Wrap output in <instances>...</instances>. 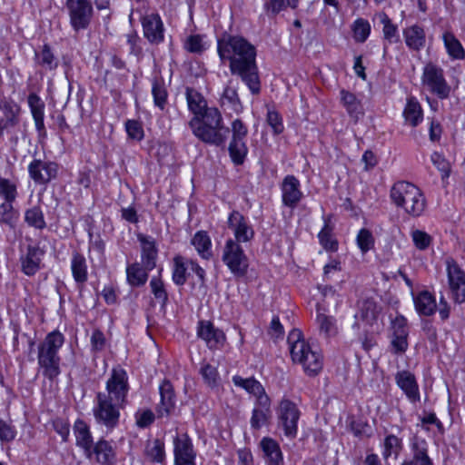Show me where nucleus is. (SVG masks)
<instances>
[{
    "label": "nucleus",
    "mask_w": 465,
    "mask_h": 465,
    "mask_svg": "<svg viewBox=\"0 0 465 465\" xmlns=\"http://www.w3.org/2000/svg\"><path fill=\"white\" fill-rule=\"evenodd\" d=\"M35 62L45 71L55 70L58 66V59L47 44L44 45L40 50L35 51Z\"/></svg>",
    "instance_id": "obj_31"
},
{
    "label": "nucleus",
    "mask_w": 465,
    "mask_h": 465,
    "mask_svg": "<svg viewBox=\"0 0 465 465\" xmlns=\"http://www.w3.org/2000/svg\"><path fill=\"white\" fill-rule=\"evenodd\" d=\"M71 271L77 284H84L88 279L87 264L84 256L74 252L71 259Z\"/></svg>",
    "instance_id": "obj_33"
},
{
    "label": "nucleus",
    "mask_w": 465,
    "mask_h": 465,
    "mask_svg": "<svg viewBox=\"0 0 465 465\" xmlns=\"http://www.w3.org/2000/svg\"><path fill=\"white\" fill-rule=\"evenodd\" d=\"M0 196L6 203H14L17 197L15 183L7 178L0 177Z\"/></svg>",
    "instance_id": "obj_53"
},
{
    "label": "nucleus",
    "mask_w": 465,
    "mask_h": 465,
    "mask_svg": "<svg viewBox=\"0 0 465 465\" xmlns=\"http://www.w3.org/2000/svg\"><path fill=\"white\" fill-rule=\"evenodd\" d=\"M356 241L358 247L363 253L370 251L374 245V238L372 233L365 228L360 230Z\"/></svg>",
    "instance_id": "obj_54"
},
{
    "label": "nucleus",
    "mask_w": 465,
    "mask_h": 465,
    "mask_svg": "<svg viewBox=\"0 0 465 465\" xmlns=\"http://www.w3.org/2000/svg\"><path fill=\"white\" fill-rule=\"evenodd\" d=\"M411 445L413 458L411 460L403 462L402 465H433L427 454V442L424 438H412Z\"/></svg>",
    "instance_id": "obj_27"
},
{
    "label": "nucleus",
    "mask_w": 465,
    "mask_h": 465,
    "mask_svg": "<svg viewBox=\"0 0 465 465\" xmlns=\"http://www.w3.org/2000/svg\"><path fill=\"white\" fill-rule=\"evenodd\" d=\"M420 428L432 434L444 433L443 426L434 413H430L421 420Z\"/></svg>",
    "instance_id": "obj_52"
},
{
    "label": "nucleus",
    "mask_w": 465,
    "mask_h": 465,
    "mask_svg": "<svg viewBox=\"0 0 465 465\" xmlns=\"http://www.w3.org/2000/svg\"><path fill=\"white\" fill-rule=\"evenodd\" d=\"M191 242L203 259L210 260L212 258V241L205 231L197 232L192 238Z\"/></svg>",
    "instance_id": "obj_35"
},
{
    "label": "nucleus",
    "mask_w": 465,
    "mask_h": 465,
    "mask_svg": "<svg viewBox=\"0 0 465 465\" xmlns=\"http://www.w3.org/2000/svg\"><path fill=\"white\" fill-rule=\"evenodd\" d=\"M411 238L414 242V245L419 250L427 249L431 242V237L427 232L420 231V230L412 231Z\"/></svg>",
    "instance_id": "obj_58"
},
{
    "label": "nucleus",
    "mask_w": 465,
    "mask_h": 465,
    "mask_svg": "<svg viewBox=\"0 0 465 465\" xmlns=\"http://www.w3.org/2000/svg\"><path fill=\"white\" fill-rule=\"evenodd\" d=\"M300 411L296 404L290 400H282L279 406V424L283 428L286 436L297 433V423L300 419Z\"/></svg>",
    "instance_id": "obj_16"
},
{
    "label": "nucleus",
    "mask_w": 465,
    "mask_h": 465,
    "mask_svg": "<svg viewBox=\"0 0 465 465\" xmlns=\"http://www.w3.org/2000/svg\"><path fill=\"white\" fill-rule=\"evenodd\" d=\"M136 424L140 428H145L153 422L155 414L151 410L137 411L135 414Z\"/></svg>",
    "instance_id": "obj_61"
},
{
    "label": "nucleus",
    "mask_w": 465,
    "mask_h": 465,
    "mask_svg": "<svg viewBox=\"0 0 465 465\" xmlns=\"http://www.w3.org/2000/svg\"><path fill=\"white\" fill-rule=\"evenodd\" d=\"M232 382L235 386L244 389L253 396L257 393L262 392V385L254 378H242L235 375L232 377Z\"/></svg>",
    "instance_id": "obj_48"
},
{
    "label": "nucleus",
    "mask_w": 465,
    "mask_h": 465,
    "mask_svg": "<svg viewBox=\"0 0 465 465\" xmlns=\"http://www.w3.org/2000/svg\"><path fill=\"white\" fill-rule=\"evenodd\" d=\"M267 123L272 128L274 134H279L283 131L282 121L277 112L268 111Z\"/></svg>",
    "instance_id": "obj_62"
},
{
    "label": "nucleus",
    "mask_w": 465,
    "mask_h": 465,
    "mask_svg": "<svg viewBox=\"0 0 465 465\" xmlns=\"http://www.w3.org/2000/svg\"><path fill=\"white\" fill-rule=\"evenodd\" d=\"M186 99L189 110L194 114L193 117H199L207 108V103L203 95L193 88L186 89Z\"/></svg>",
    "instance_id": "obj_38"
},
{
    "label": "nucleus",
    "mask_w": 465,
    "mask_h": 465,
    "mask_svg": "<svg viewBox=\"0 0 465 465\" xmlns=\"http://www.w3.org/2000/svg\"><path fill=\"white\" fill-rule=\"evenodd\" d=\"M18 212L15 210L13 203L4 202L0 204V223L15 229L18 220Z\"/></svg>",
    "instance_id": "obj_45"
},
{
    "label": "nucleus",
    "mask_w": 465,
    "mask_h": 465,
    "mask_svg": "<svg viewBox=\"0 0 465 465\" xmlns=\"http://www.w3.org/2000/svg\"><path fill=\"white\" fill-rule=\"evenodd\" d=\"M231 132L232 138L228 146L229 154L235 165H241L244 163L248 153L245 142L248 127L241 119L237 118L232 122Z\"/></svg>",
    "instance_id": "obj_6"
},
{
    "label": "nucleus",
    "mask_w": 465,
    "mask_h": 465,
    "mask_svg": "<svg viewBox=\"0 0 465 465\" xmlns=\"http://www.w3.org/2000/svg\"><path fill=\"white\" fill-rule=\"evenodd\" d=\"M371 24L363 18L356 19L351 26L353 38L358 43H364L371 34Z\"/></svg>",
    "instance_id": "obj_47"
},
{
    "label": "nucleus",
    "mask_w": 465,
    "mask_h": 465,
    "mask_svg": "<svg viewBox=\"0 0 465 465\" xmlns=\"http://www.w3.org/2000/svg\"><path fill=\"white\" fill-rule=\"evenodd\" d=\"M144 454L152 462H163L165 459L163 440L161 438L149 439L145 444Z\"/></svg>",
    "instance_id": "obj_34"
},
{
    "label": "nucleus",
    "mask_w": 465,
    "mask_h": 465,
    "mask_svg": "<svg viewBox=\"0 0 465 465\" xmlns=\"http://www.w3.org/2000/svg\"><path fill=\"white\" fill-rule=\"evenodd\" d=\"M197 335L203 340L211 350H217L223 346L226 337L224 332L214 327L210 321H200L197 327Z\"/></svg>",
    "instance_id": "obj_18"
},
{
    "label": "nucleus",
    "mask_w": 465,
    "mask_h": 465,
    "mask_svg": "<svg viewBox=\"0 0 465 465\" xmlns=\"http://www.w3.org/2000/svg\"><path fill=\"white\" fill-rule=\"evenodd\" d=\"M300 182L293 175H287L282 183V197L285 206L294 208L302 198Z\"/></svg>",
    "instance_id": "obj_21"
},
{
    "label": "nucleus",
    "mask_w": 465,
    "mask_h": 465,
    "mask_svg": "<svg viewBox=\"0 0 465 465\" xmlns=\"http://www.w3.org/2000/svg\"><path fill=\"white\" fill-rule=\"evenodd\" d=\"M148 271L137 262L128 265L126 268L128 283L133 287L143 286L147 282Z\"/></svg>",
    "instance_id": "obj_36"
},
{
    "label": "nucleus",
    "mask_w": 465,
    "mask_h": 465,
    "mask_svg": "<svg viewBox=\"0 0 465 465\" xmlns=\"http://www.w3.org/2000/svg\"><path fill=\"white\" fill-rule=\"evenodd\" d=\"M316 322L320 333L325 338L334 336L338 331L335 318L320 312L319 308L317 309Z\"/></svg>",
    "instance_id": "obj_39"
},
{
    "label": "nucleus",
    "mask_w": 465,
    "mask_h": 465,
    "mask_svg": "<svg viewBox=\"0 0 465 465\" xmlns=\"http://www.w3.org/2000/svg\"><path fill=\"white\" fill-rule=\"evenodd\" d=\"M269 412L264 410H259L255 408L252 411V415L251 418V426L254 430L260 429L262 426L265 425L267 421Z\"/></svg>",
    "instance_id": "obj_59"
},
{
    "label": "nucleus",
    "mask_w": 465,
    "mask_h": 465,
    "mask_svg": "<svg viewBox=\"0 0 465 465\" xmlns=\"http://www.w3.org/2000/svg\"><path fill=\"white\" fill-rule=\"evenodd\" d=\"M139 12V19L142 23L144 37L153 45H159L164 39V27L160 15L156 13L143 14Z\"/></svg>",
    "instance_id": "obj_14"
},
{
    "label": "nucleus",
    "mask_w": 465,
    "mask_h": 465,
    "mask_svg": "<svg viewBox=\"0 0 465 465\" xmlns=\"http://www.w3.org/2000/svg\"><path fill=\"white\" fill-rule=\"evenodd\" d=\"M184 48L193 54H202L205 50L203 37L200 35H190L184 43Z\"/></svg>",
    "instance_id": "obj_56"
},
{
    "label": "nucleus",
    "mask_w": 465,
    "mask_h": 465,
    "mask_svg": "<svg viewBox=\"0 0 465 465\" xmlns=\"http://www.w3.org/2000/svg\"><path fill=\"white\" fill-rule=\"evenodd\" d=\"M125 131L130 139L141 141L143 139L144 132L143 124L136 120H127L125 122Z\"/></svg>",
    "instance_id": "obj_55"
},
{
    "label": "nucleus",
    "mask_w": 465,
    "mask_h": 465,
    "mask_svg": "<svg viewBox=\"0 0 465 465\" xmlns=\"http://www.w3.org/2000/svg\"><path fill=\"white\" fill-rule=\"evenodd\" d=\"M199 117H193L189 125L193 134L202 142L215 146H224L230 129L224 125L199 126Z\"/></svg>",
    "instance_id": "obj_10"
},
{
    "label": "nucleus",
    "mask_w": 465,
    "mask_h": 465,
    "mask_svg": "<svg viewBox=\"0 0 465 465\" xmlns=\"http://www.w3.org/2000/svg\"><path fill=\"white\" fill-rule=\"evenodd\" d=\"M204 381L210 387H215L218 381V371L215 367L209 363L204 364L200 371Z\"/></svg>",
    "instance_id": "obj_57"
},
{
    "label": "nucleus",
    "mask_w": 465,
    "mask_h": 465,
    "mask_svg": "<svg viewBox=\"0 0 465 465\" xmlns=\"http://www.w3.org/2000/svg\"><path fill=\"white\" fill-rule=\"evenodd\" d=\"M199 126L224 125L221 112L216 107H207L199 116Z\"/></svg>",
    "instance_id": "obj_44"
},
{
    "label": "nucleus",
    "mask_w": 465,
    "mask_h": 465,
    "mask_svg": "<svg viewBox=\"0 0 465 465\" xmlns=\"http://www.w3.org/2000/svg\"><path fill=\"white\" fill-rule=\"evenodd\" d=\"M150 287L154 298L161 303L163 308L168 302V293L164 283L160 277H153L150 281Z\"/></svg>",
    "instance_id": "obj_50"
},
{
    "label": "nucleus",
    "mask_w": 465,
    "mask_h": 465,
    "mask_svg": "<svg viewBox=\"0 0 465 465\" xmlns=\"http://www.w3.org/2000/svg\"><path fill=\"white\" fill-rule=\"evenodd\" d=\"M261 446L265 457L269 460L270 465H279L282 462V451L275 440L272 438H263Z\"/></svg>",
    "instance_id": "obj_37"
},
{
    "label": "nucleus",
    "mask_w": 465,
    "mask_h": 465,
    "mask_svg": "<svg viewBox=\"0 0 465 465\" xmlns=\"http://www.w3.org/2000/svg\"><path fill=\"white\" fill-rule=\"evenodd\" d=\"M395 381L410 401H420L419 385L413 373L409 371H398L395 375Z\"/></svg>",
    "instance_id": "obj_22"
},
{
    "label": "nucleus",
    "mask_w": 465,
    "mask_h": 465,
    "mask_svg": "<svg viewBox=\"0 0 465 465\" xmlns=\"http://www.w3.org/2000/svg\"><path fill=\"white\" fill-rule=\"evenodd\" d=\"M401 445L400 438H385L384 440V452L383 455L385 458H388L392 453L398 454V450Z\"/></svg>",
    "instance_id": "obj_64"
},
{
    "label": "nucleus",
    "mask_w": 465,
    "mask_h": 465,
    "mask_svg": "<svg viewBox=\"0 0 465 465\" xmlns=\"http://www.w3.org/2000/svg\"><path fill=\"white\" fill-rule=\"evenodd\" d=\"M42 255L43 252L38 246L28 245L26 252L20 258L22 272L28 276L35 275L40 269Z\"/></svg>",
    "instance_id": "obj_26"
},
{
    "label": "nucleus",
    "mask_w": 465,
    "mask_h": 465,
    "mask_svg": "<svg viewBox=\"0 0 465 465\" xmlns=\"http://www.w3.org/2000/svg\"><path fill=\"white\" fill-rule=\"evenodd\" d=\"M332 229L329 225V220L324 219V226L318 234L319 241L326 251L335 252L338 249V242L331 237Z\"/></svg>",
    "instance_id": "obj_49"
},
{
    "label": "nucleus",
    "mask_w": 465,
    "mask_h": 465,
    "mask_svg": "<svg viewBox=\"0 0 465 465\" xmlns=\"http://www.w3.org/2000/svg\"><path fill=\"white\" fill-rule=\"evenodd\" d=\"M391 202L408 214L419 217L426 207V199L419 187L406 181L395 183L390 192Z\"/></svg>",
    "instance_id": "obj_4"
},
{
    "label": "nucleus",
    "mask_w": 465,
    "mask_h": 465,
    "mask_svg": "<svg viewBox=\"0 0 465 465\" xmlns=\"http://www.w3.org/2000/svg\"><path fill=\"white\" fill-rule=\"evenodd\" d=\"M220 106L224 112L239 114L243 110V105L238 94L237 87L233 85V81L229 80L223 88L219 99Z\"/></svg>",
    "instance_id": "obj_20"
},
{
    "label": "nucleus",
    "mask_w": 465,
    "mask_h": 465,
    "mask_svg": "<svg viewBox=\"0 0 465 465\" xmlns=\"http://www.w3.org/2000/svg\"><path fill=\"white\" fill-rule=\"evenodd\" d=\"M379 18L382 27V35L384 40L383 52L387 53V44H396L401 41L398 25L393 24L391 19L384 12L379 14Z\"/></svg>",
    "instance_id": "obj_29"
},
{
    "label": "nucleus",
    "mask_w": 465,
    "mask_h": 465,
    "mask_svg": "<svg viewBox=\"0 0 465 465\" xmlns=\"http://www.w3.org/2000/svg\"><path fill=\"white\" fill-rule=\"evenodd\" d=\"M152 94L153 97V103L156 107L163 110L168 98V93L165 88L163 81L154 79L152 85Z\"/></svg>",
    "instance_id": "obj_46"
},
{
    "label": "nucleus",
    "mask_w": 465,
    "mask_h": 465,
    "mask_svg": "<svg viewBox=\"0 0 465 465\" xmlns=\"http://www.w3.org/2000/svg\"><path fill=\"white\" fill-rule=\"evenodd\" d=\"M402 35L411 51L419 52L425 47L426 33L421 25L415 24L403 28Z\"/></svg>",
    "instance_id": "obj_25"
},
{
    "label": "nucleus",
    "mask_w": 465,
    "mask_h": 465,
    "mask_svg": "<svg viewBox=\"0 0 465 465\" xmlns=\"http://www.w3.org/2000/svg\"><path fill=\"white\" fill-rule=\"evenodd\" d=\"M228 226L233 231L235 242H247L254 236V231L250 226L242 213L237 211L231 213L228 218Z\"/></svg>",
    "instance_id": "obj_19"
},
{
    "label": "nucleus",
    "mask_w": 465,
    "mask_h": 465,
    "mask_svg": "<svg viewBox=\"0 0 465 465\" xmlns=\"http://www.w3.org/2000/svg\"><path fill=\"white\" fill-rule=\"evenodd\" d=\"M28 106L30 108L35 129L39 136H45L46 134L45 126V102L35 93H31L27 97Z\"/></svg>",
    "instance_id": "obj_24"
},
{
    "label": "nucleus",
    "mask_w": 465,
    "mask_h": 465,
    "mask_svg": "<svg viewBox=\"0 0 465 465\" xmlns=\"http://www.w3.org/2000/svg\"><path fill=\"white\" fill-rule=\"evenodd\" d=\"M93 438H77L76 444L84 450L87 458L91 459L94 455L95 460L102 465L114 464V451L110 443L104 439H100L94 443Z\"/></svg>",
    "instance_id": "obj_8"
},
{
    "label": "nucleus",
    "mask_w": 465,
    "mask_h": 465,
    "mask_svg": "<svg viewBox=\"0 0 465 465\" xmlns=\"http://www.w3.org/2000/svg\"><path fill=\"white\" fill-rule=\"evenodd\" d=\"M403 117L405 122L412 127L419 125L423 119V111L418 100L411 96L407 99L405 108L403 110Z\"/></svg>",
    "instance_id": "obj_32"
},
{
    "label": "nucleus",
    "mask_w": 465,
    "mask_h": 465,
    "mask_svg": "<svg viewBox=\"0 0 465 465\" xmlns=\"http://www.w3.org/2000/svg\"><path fill=\"white\" fill-rule=\"evenodd\" d=\"M447 274L452 299L457 303L465 302V272L451 258L447 259Z\"/></svg>",
    "instance_id": "obj_13"
},
{
    "label": "nucleus",
    "mask_w": 465,
    "mask_h": 465,
    "mask_svg": "<svg viewBox=\"0 0 465 465\" xmlns=\"http://www.w3.org/2000/svg\"><path fill=\"white\" fill-rule=\"evenodd\" d=\"M142 245V262L146 270H153L156 265L157 248L153 239L148 236L138 237Z\"/></svg>",
    "instance_id": "obj_28"
},
{
    "label": "nucleus",
    "mask_w": 465,
    "mask_h": 465,
    "mask_svg": "<svg viewBox=\"0 0 465 465\" xmlns=\"http://www.w3.org/2000/svg\"><path fill=\"white\" fill-rule=\"evenodd\" d=\"M160 401L155 407L158 418L169 417L176 408V394L172 382L164 379L159 385Z\"/></svg>",
    "instance_id": "obj_17"
},
{
    "label": "nucleus",
    "mask_w": 465,
    "mask_h": 465,
    "mask_svg": "<svg viewBox=\"0 0 465 465\" xmlns=\"http://www.w3.org/2000/svg\"><path fill=\"white\" fill-rule=\"evenodd\" d=\"M217 52L222 62H229L231 74L238 76L252 94H259L261 81L255 46L241 35L225 33L217 41Z\"/></svg>",
    "instance_id": "obj_1"
},
{
    "label": "nucleus",
    "mask_w": 465,
    "mask_h": 465,
    "mask_svg": "<svg viewBox=\"0 0 465 465\" xmlns=\"http://www.w3.org/2000/svg\"><path fill=\"white\" fill-rule=\"evenodd\" d=\"M415 309L419 314L430 316L435 313L437 303L435 297L428 291H422L414 297Z\"/></svg>",
    "instance_id": "obj_30"
},
{
    "label": "nucleus",
    "mask_w": 465,
    "mask_h": 465,
    "mask_svg": "<svg viewBox=\"0 0 465 465\" xmlns=\"http://www.w3.org/2000/svg\"><path fill=\"white\" fill-rule=\"evenodd\" d=\"M174 460L195 459V451L190 438H174Z\"/></svg>",
    "instance_id": "obj_41"
},
{
    "label": "nucleus",
    "mask_w": 465,
    "mask_h": 465,
    "mask_svg": "<svg viewBox=\"0 0 465 465\" xmlns=\"http://www.w3.org/2000/svg\"><path fill=\"white\" fill-rule=\"evenodd\" d=\"M222 261L234 276L242 277L246 274L249 266L248 258L241 245L234 240L226 241Z\"/></svg>",
    "instance_id": "obj_7"
},
{
    "label": "nucleus",
    "mask_w": 465,
    "mask_h": 465,
    "mask_svg": "<svg viewBox=\"0 0 465 465\" xmlns=\"http://www.w3.org/2000/svg\"><path fill=\"white\" fill-rule=\"evenodd\" d=\"M341 101L350 115L357 116L360 114L361 104L353 94L342 89L341 91Z\"/></svg>",
    "instance_id": "obj_51"
},
{
    "label": "nucleus",
    "mask_w": 465,
    "mask_h": 465,
    "mask_svg": "<svg viewBox=\"0 0 465 465\" xmlns=\"http://www.w3.org/2000/svg\"><path fill=\"white\" fill-rule=\"evenodd\" d=\"M288 343L292 361L302 364L308 375L314 376L322 371V354L316 347L305 341L300 330L293 329L289 333Z\"/></svg>",
    "instance_id": "obj_3"
},
{
    "label": "nucleus",
    "mask_w": 465,
    "mask_h": 465,
    "mask_svg": "<svg viewBox=\"0 0 465 465\" xmlns=\"http://www.w3.org/2000/svg\"><path fill=\"white\" fill-rule=\"evenodd\" d=\"M20 106L14 102L2 101L0 103V137L4 132L15 127L19 123Z\"/></svg>",
    "instance_id": "obj_23"
},
{
    "label": "nucleus",
    "mask_w": 465,
    "mask_h": 465,
    "mask_svg": "<svg viewBox=\"0 0 465 465\" xmlns=\"http://www.w3.org/2000/svg\"><path fill=\"white\" fill-rule=\"evenodd\" d=\"M287 6H289L287 5V0H269L264 5V8L266 9L267 13L273 16L278 15Z\"/></svg>",
    "instance_id": "obj_63"
},
{
    "label": "nucleus",
    "mask_w": 465,
    "mask_h": 465,
    "mask_svg": "<svg viewBox=\"0 0 465 465\" xmlns=\"http://www.w3.org/2000/svg\"><path fill=\"white\" fill-rule=\"evenodd\" d=\"M105 396H109L110 400H114L115 403H124L128 391V376L127 372L121 367H116L112 370L110 378L106 382Z\"/></svg>",
    "instance_id": "obj_12"
},
{
    "label": "nucleus",
    "mask_w": 465,
    "mask_h": 465,
    "mask_svg": "<svg viewBox=\"0 0 465 465\" xmlns=\"http://www.w3.org/2000/svg\"><path fill=\"white\" fill-rule=\"evenodd\" d=\"M70 24L74 31L86 29L92 21L94 9L90 0H66Z\"/></svg>",
    "instance_id": "obj_9"
},
{
    "label": "nucleus",
    "mask_w": 465,
    "mask_h": 465,
    "mask_svg": "<svg viewBox=\"0 0 465 465\" xmlns=\"http://www.w3.org/2000/svg\"><path fill=\"white\" fill-rule=\"evenodd\" d=\"M442 39L447 53L451 58L463 59L465 57V51L460 42L451 32H445L442 35Z\"/></svg>",
    "instance_id": "obj_40"
},
{
    "label": "nucleus",
    "mask_w": 465,
    "mask_h": 465,
    "mask_svg": "<svg viewBox=\"0 0 465 465\" xmlns=\"http://www.w3.org/2000/svg\"><path fill=\"white\" fill-rule=\"evenodd\" d=\"M25 222L28 226L37 230H43L46 227L43 211L39 206H34L25 212Z\"/></svg>",
    "instance_id": "obj_43"
},
{
    "label": "nucleus",
    "mask_w": 465,
    "mask_h": 465,
    "mask_svg": "<svg viewBox=\"0 0 465 465\" xmlns=\"http://www.w3.org/2000/svg\"><path fill=\"white\" fill-rule=\"evenodd\" d=\"M64 341V335L55 330L49 332L37 346L39 371L49 381L55 380L61 373L59 350Z\"/></svg>",
    "instance_id": "obj_2"
},
{
    "label": "nucleus",
    "mask_w": 465,
    "mask_h": 465,
    "mask_svg": "<svg viewBox=\"0 0 465 465\" xmlns=\"http://www.w3.org/2000/svg\"><path fill=\"white\" fill-rule=\"evenodd\" d=\"M96 399L97 407L94 409L96 420L108 428L115 427L120 416L118 406L122 403H115L114 400H110V397L105 396L104 392H98Z\"/></svg>",
    "instance_id": "obj_11"
},
{
    "label": "nucleus",
    "mask_w": 465,
    "mask_h": 465,
    "mask_svg": "<svg viewBox=\"0 0 465 465\" xmlns=\"http://www.w3.org/2000/svg\"><path fill=\"white\" fill-rule=\"evenodd\" d=\"M189 267L188 260L177 255L173 258V281L178 286H183L187 281L186 272Z\"/></svg>",
    "instance_id": "obj_42"
},
{
    "label": "nucleus",
    "mask_w": 465,
    "mask_h": 465,
    "mask_svg": "<svg viewBox=\"0 0 465 465\" xmlns=\"http://www.w3.org/2000/svg\"><path fill=\"white\" fill-rule=\"evenodd\" d=\"M421 84L439 99L444 100L450 97L451 87L445 79L443 69L432 63L423 67Z\"/></svg>",
    "instance_id": "obj_5"
},
{
    "label": "nucleus",
    "mask_w": 465,
    "mask_h": 465,
    "mask_svg": "<svg viewBox=\"0 0 465 465\" xmlns=\"http://www.w3.org/2000/svg\"><path fill=\"white\" fill-rule=\"evenodd\" d=\"M28 173L35 183L45 185L56 178L58 164L52 161L35 159L28 165Z\"/></svg>",
    "instance_id": "obj_15"
},
{
    "label": "nucleus",
    "mask_w": 465,
    "mask_h": 465,
    "mask_svg": "<svg viewBox=\"0 0 465 465\" xmlns=\"http://www.w3.org/2000/svg\"><path fill=\"white\" fill-rule=\"evenodd\" d=\"M432 163L445 176H449L450 167L448 161L440 153L434 152L430 156Z\"/></svg>",
    "instance_id": "obj_60"
}]
</instances>
